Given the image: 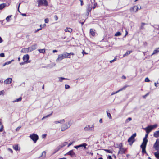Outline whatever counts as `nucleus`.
<instances>
[{"label": "nucleus", "instance_id": "20e7f679", "mask_svg": "<svg viewBox=\"0 0 159 159\" xmlns=\"http://www.w3.org/2000/svg\"><path fill=\"white\" fill-rule=\"evenodd\" d=\"M30 137L33 141L34 143H35L39 139L38 136L36 134H33L30 136Z\"/></svg>", "mask_w": 159, "mask_h": 159}, {"label": "nucleus", "instance_id": "338daca9", "mask_svg": "<svg viewBox=\"0 0 159 159\" xmlns=\"http://www.w3.org/2000/svg\"><path fill=\"white\" fill-rule=\"evenodd\" d=\"M121 78L123 79H125L126 78V77L124 75H123L121 77Z\"/></svg>", "mask_w": 159, "mask_h": 159}, {"label": "nucleus", "instance_id": "bf43d9fd", "mask_svg": "<svg viewBox=\"0 0 159 159\" xmlns=\"http://www.w3.org/2000/svg\"><path fill=\"white\" fill-rule=\"evenodd\" d=\"M82 54H83V55H84V54H88V53H86V52H84V50H83V51H82Z\"/></svg>", "mask_w": 159, "mask_h": 159}, {"label": "nucleus", "instance_id": "6ab92c4d", "mask_svg": "<svg viewBox=\"0 0 159 159\" xmlns=\"http://www.w3.org/2000/svg\"><path fill=\"white\" fill-rule=\"evenodd\" d=\"M7 6L6 3H3L0 4V10H2Z\"/></svg>", "mask_w": 159, "mask_h": 159}, {"label": "nucleus", "instance_id": "a18cd8bd", "mask_svg": "<svg viewBox=\"0 0 159 159\" xmlns=\"http://www.w3.org/2000/svg\"><path fill=\"white\" fill-rule=\"evenodd\" d=\"M142 152L143 153H146V148H142Z\"/></svg>", "mask_w": 159, "mask_h": 159}, {"label": "nucleus", "instance_id": "37998d69", "mask_svg": "<svg viewBox=\"0 0 159 159\" xmlns=\"http://www.w3.org/2000/svg\"><path fill=\"white\" fill-rule=\"evenodd\" d=\"M104 150L108 153H112V152L110 150L105 149H104Z\"/></svg>", "mask_w": 159, "mask_h": 159}, {"label": "nucleus", "instance_id": "f03ea898", "mask_svg": "<svg viewBox=\"0 0 159 159\" xmlns=\"http://www.w3.org/2000/svg\"><path fill=\"white\" fill-rule=\"evenodd\" d=\"M71 125V121H69L68 122L64 124L61 127V131H64L66 129L70 127Z\"/></svg>", "mask_w": 159, "mask_h": 159}, {"label": "nucleus", "instance_id": "f8f14e48", "mask_svg": "<svg viewBox=\"0 0 159 159\" xmlns=\"http://www.w3.org/2000/svg\"><path fill=\"white\" fill-rule=\"evenodd\" d=\"M92 9V5L90 4H88L87 5V13L89 14V12H90Z\"/></svg>", "mask_w": 159, "mask_h": 159}, {"label": "nucleus", "instance_id": "c9c22d12", "mask_svg": "<svg viewBox=\"0 0 159 159\" xmlns=\"http://www.w3.org/2000/svg\"><path fill=\"white\" fill-rule=\"evenodd\" d=\"M148 140L147 139L144 138L143 139V142L142 143L147 144V143L148 142Z\"/></svg>", "mask_w": 159, "mask_h": 159}, {"label": "nucleus", "instance_id": "ea45409f", "mask_svg": "<svg viewBox=\"0 0 159 159\" xmlns=\"http://www.w3.org/2000/svg\"><path fill=\"white\" fill-rule=\"evenodd\" d=\"M121 35V33L120 32H117L116 33L115 36H118Z\"/></svg>", "mask_w": 159, "mask_h": 159}, {"label": "nucleus", "instance_id": "603ef678", "mask_svg": "<svg viewBox=\"0 0 159 159\" xmlns=\"http://www.w3.org/2000/svg\"><path fill=\"white\" fill-rule=\"evenodd\" d=\"M21 126H19L17 127L16 129V131H19L20 129L21 128Z\"/></svg>", "mask_w": 159, "mask_h": 159}, {"label": "nucleus", "instance_id": "412c9836", "mask_svg": "<svg viewBox=\"0 0 159 159\" xmlns=\"http://www.w3.org/2000/svg\"><path fill=\"white\" fill-rule=\"evenodd\" d=\"M132 50L127 51L123 55V57H124L126 56H127L132 53Z\"/></svg>", "mask_w": 159, "mask_h": 159}, {"label": "nucleus", "instance_id": "58836bf2", "mask_svg": "<svg viewBox=\"0 0 159 159\" xmlns=\"http://www.w3.org/2000/svg\"><path fill=\"white\" fill-rule=\"evenodd\" d=\"M107 116L108 117L109 119H112V117L110 113H108L107 111Z\"/></svg>", "mask_w": 159, "mask_h": 159}, {"label": "nucleus", "instance_id": "680f3d73", "mask_svg": "<svg viewBox=\"0 0 159 159\" xmlns=\"http://www.w3.org/2000/svg\"><path fill=\"white\" fill-rule=\"evenodd\" d=\"M54 17L56 20H57L58 19V17H57V15L54 16Z\"/></svg>", "mask_w": 159, "mask_h": 159}, {"label": "nucleus", "instance_id": "5701e85b", "mask_svg": "<svg viewBox=\"0 0 159 159\" xmlns=\"http://www.w3.org/2000/svg\"><path fill=\"white\" fill-rule=\"evenodd\" d=\"M90 33L93 36H95V32L93 31V30L92 29H90Z\"/></svg>", "mask_w": 159, "mask_h": 159}, {"label": "nucleus", "instance_id": "09e8293b", "mask_svg": "<svg viewBox=\"0 0 159 159\" xmlns=\"http://www.w3.org/2000/svg\"><path fill=\"white\" fill-rule=\"evenodd\" d=\"M145 81L146 82H149L150 81V80L148 77H146L145 79Z\"/></svg>", "mask_w": 159, "mask_h": 159}, {"label": "nucleus", "instance_id": "052dcab7", "mask_svg": "<svg viewBox=\"0 0 159 159\" xmlns=\"http://www.w3.org/2000/svg\"><path fill=\"white\" fill-rule=\"evenodd\" d=\"M26 62H25V61H24V62H22L20 63V65H24L25 63H26Z\"/></svg>", "mask_w": 159, "mask_h": 159}, {"label": "nucleus", "instance_id": "69168bd1", "mask_svg": "<svg viewBox=\"0 0 159 159\" xmlns=\"http://www.w3.org/2000/svg\"><path fill=\"white\" fill-rule=\"evenodd\" d=\"M149 133H147V134H145V137H144V138H146L147 139V138L148 136V134Z\"/></svg>", "mask_w": 159, "mask_h": 159}, {"label": "nucleus", "instance_id": "13d9d810", "mask_svg": "<svg viewBox=\"0 0 159 159\" xmlns=\"http://www.w3.org/2000/svg\"><path fill=\"white\" fill-rule=\"evenodd\" d=\"M47 134H43L42 136V137L43 138H45L46 137Z\"/></svg>", "mask_w": 159, "mask_h": 159}, {"label": "nucleus", "instance_id": "6e6d98bb", "mask_svg": "<svg viewBox=\"0 0 159 159\" xmlns=\"http://www.w3.org/2000/svg\"><path fill=\"white\" fill-rule=\"evenodd\" d=\"M116 59L115 58L113 60H111V61H110V62L111 63L113 62H114V61H116Z\"/></svg>", "mask_w": 159, "mask_h": 159}, {"label": "nucleus", "instance_id": "a19ab883", "mask_svg": "<svg viewBox=\"0 0 159 159\" xmlns=\"http://www.w3.org/2000/svg\"><path fill=\"white\" fill-rule=\"evenodd\" d=\"M157 126V124H155L153 125H150V127H151L152 129L153 130L154 128H156Z\"/></svg>", "mask_w": 159, "mask_h": 159}, {"label": "nucleus", "instance_id": "c03bdc74", "mask_svg": "<svg viewBox=\"0 0 159 159\" xmlns=\"http://www.w3.org/2000/svg\"><path fill=\"white\" fill-rule=\"evenodd\" d=\"M153 27L155 29L159 30V25H154Z\"/></svg>", "mask_w": 159, "mask_h": 159}, {"label": "nucleus", "instance_id": "dca6fc26", "mask_svg": "<svg viewBox=\"0 0 159 159\" xmlns=\"http://www.w3.org/2000/svg\"><path fill=\"white\" fill-rule=\"evenodd\" d=\"M13 148L16 151H18L20 150V148L18 147V144H15L13 145Z\"/></svg>", "mask_w": 159, "mask_h": 159}, {"label": "nucleus", "instance_id": "de8ad7c7", "mask_svg": "<svg viewBox=\"0 0 159 159\" xmlns=\"http://www.w3.org/2000/svg\"><path fill=\"white\" fill-rule=\"evenodd\" d=\"M133 9H135L136 11H135V12H136L138 10V7H137L136 6H134L133 7Z\"/></svg>", "mask_w": 159, "mask_h": 159}, {"label": "nucleus", "instance_id": "79ce46f5", "mask_svg": "<svg viewBox=\"0 0 159 159\" xmlns=\"http://www.w3.org/2000/svg\"><path fill=\"white\" fill-rule=\"evenodd\" d=\"M131 120H132V118L131 117H129L126 119L125 122L126 123H128L129 121H130Z\"/></svg>", "mask_w": 159, "mask_h": 159}, {"label": "nucleus", "instance_id": "7c9ffc66", "mask_svg": "<svg viewBox=\"0 0 159 159\" xmlns=\"http://www.w3.org/2000/svg\"><path fill=\"white\" fill-rule=\"evenodd\" d=\"M31 47H32V49L33 50H34L36 49L37 48V45L36 44H34L32 45L31 46Z\"/></svg>", "mask_w": 159, "mask_h": 159}, {"label": "nucleus", "instance_id": "864d4df0", "mask_svg": "<svg viewBox=\"0 0 159 159\" xmlns=\"http://www.w3.org/2000/svg\"><path fill=\"white\" fill-rule=\"evenodd\" d=\"M0 56L1 57H4L5 56L4 53H2L0 54Z\"/></svg>", "mask_w": 159, "mask_h": 159}, {"label": "nucleus", "instance_id": "774afa93", "mask_svg": "<svg viewBox=\"0 0 159 159\" xmlns=\"http://www.w3.org/2000/svg\"><path fill=\"white\" fill-rule=\"evenodd\" d=\"M108 159H112V158L111 157V156L109 155V156L108 157Z\"/></svg>", "mask_w": 159, "mask_h": 159}, {"label": "nucleus", "instance_id": "4468645a", "mask_svg": "<svg viewBox=\"0 0 159 159\" xmlns=\"http://www.w3.org/2000/svg\"><path fill=\"white\" fill-rule=\"evenodd\" d=\"M29 58V56L28 54L24 55L23 57V59L24 61L27 62Z\"/></svg>", "mask_w": 159, "mask_h": 159}, {"label": "nucleus", "instance_id": "cd10ccee", "mask_svg": "<svg viewBox=\"0 0 159 159\" xmlns=\"http://www.w3.org/2000/svg\"><path fill=\"white\" fill-rule=\"evenodd\" d=\"M65 54L66 55V58H70V55L71 53H69L66 52H65Z\"/></svg>", "mask_w": 159, "mask_h": 159}, {"label": "nucleus", "instance_id": "39448f33", "mask_svg": "<svg viewBox=\"0 0 159 159\" xmlns=\"http://www.w3.org/2000/svg\"><path fill=\"white\" fill-rule=\"evenodd\" d=\"M66 58V55L64 52L63 54H60L58 55V58L56 59L57 62H59L62 60L63 59Z\"/></svg>", "mask_w": 159, "mask_h": 159}, {"label": "nucleus", "instance_id": "5fc2aeb1", "mask_svg": "<svg viewBox=\"0 0 159 159\" xmlns=\"http://www.w3.org/2000/svg\"><path fill=\"white\" fill-rule=\"evenodd\" d=\"M42 29V28H40V29H37V30H35V31H34V33H37V32L39 31L40 30H41V29Z\"/></svg>", "mask_w": 159, "mask_h": 159}, {"label": "nucleus", "instance_id": "9b49d317", "mask_svg": "<svg viewBox=\"0 0 159 159\" xmlns=\"http://www.w3.org/2000/svg\"><path fill=\"white\" fill-rule=\"evenodd\" d=\"M146 131V133H149L152 130L151 127L150 125H148L146 127L143 128Z\"/></svg>", "mask_w": 159, "mask_h": 159}, {"label": "nucleus", "instance_id": "0eeeda50", "mask_svg": "<svg viewBox=\"0 0 159 159\" xmlns=\"http://www.w3.org/2000/svg\"><path fill=\"white\" fill-rule=\"evenodd\" d=\"M153 147L156 150H159V139L156 140V142L154 145Z\"/></svg>", "mask_w": 159, "mask_h": 159}, {"label": "nucleus", "instance_id": "aec40b11", "mask_svg": "<svg viewBox=\"0 0 159 159\" xmlns=\"http://www.w3.org/2000/svg\"><path fill=\"white\" fill-rule=\"evenodd\" d=\"M153 136L155 138L159 137V130L156 131L154 133Z\"/></svg>", "mask_w": 159, "mask_h": 159}, {"label": "nucleus", "instance_id": "6e6552de", "mask_svg": "<svg viewBox=\"0 0 159 159\" xmlns=\"http://www.w3.org/2000/svg\"><path fill=\"white\" fill-rule=\"evenodd\" d=\"M70 155L72 157H76V155L75 153L74 152L73 150H72L69 151L67 153H66V155Z\"/></svg>", "mask_w": 159, "mask_h": 159}, {"label": "nucleus", "instance_id": "2f4dec72", "mask_svg": "<svg viewBox=\"0 0 159 159\" xmlns=\"http://www.w3.org/2000/svg\"><path fill=\"white\" fill-rule=\"evenodd\" d=\"M147 24L146 23L142 22L141 24V25L140 27V29L143 30L144 29V25Z\"/></svg>", "mask_w": 159, "mask_h": 159}, {"label": "nucleus", "instance_id": "a211bd4d", "mask_svg": "<svg viewBox=\"0 0 159 159\" xmlns=\"http://www.w3.org/2000/svg\"><path fill=\"white\" fill-rule=\"evenodd\" d=\"M159 52V48H158L155 50L153 52V53L151 54V56L158 53Z\"/></svg>", "mask_w": 159, "mask_h": 159}, {"label": "nucleus", "instance_id": "7ed1b4c3", "mask_svg": "<svg viewBox=\"0 0 159 159\" xmlns=\"http://www.w3.org/2000/svg\"><path fill=\"white\" fill-rule=\"evenodd\" d=\"M37 2L38 6H39L41 5L45 6H48V3L47 0H38Z\"/></svg>", "mask_w": 159, "mask_h": 159}, {"label": "nucleus", "instance_id": "423d86ee", "mask_svg": "<svg viewBox=\"0 0 159 159\" xmlns=\"http://www.w3.org/2000/svg\"><path fill=\"white\" fill-rule=\"evenodd\" d=\"M94 125H92L91 126L89 125L86 126L84 128L85 131H92L94 130Z\"/></svg>", "mask_w": 159, "mask_h": 159}, {"label": "nucleus", "instance_id": "c756f323", "mask_svg": "<svg viewBox=\"0 0 159 159\" xmlns=\"http://www.w3.org/2000/svg\"><path fill=\"white\" fill-rule=\"evenodd\" d=\"M65 122V120L64 119H63L61 120L60 121H55L54 122V123L56 124H57V123H61V122Z\"/></svg>", "mask_w": 159, "mask_h": 159}, {"label": "nucleus", "instance_id": "8fccbe9b", "mask_svg": "<svg viewBox=\"0 0 159 159\" xmlns=\"http://www.w3.org/2000/svg\"><path fill=\"white\" fill-rule=\"evenodd\" d=\"M49 21V20L48 18H46L44 20V21L45 23H48Z\"/></svg>", "mask_w": 159, "mask_h": 159}, {"label": "nucleus", "instance_id": "a878e982", "mask_svg": "<svg viewBox=\"0 0 159 159\" xmlns=\"http://www.w3.org/2000/svg\"><path fill=\"white\" fill-rule=\"evenodd\" d=\"M59 81L60 82H62L63 80H68V79L62 77H60L59 78Z\"/></svg>", "mask_w": 159, "mask_h": 159}, {"label": "nucleus", "instance_id": "c85d7f7f", "mask_svg": "<svg viewBox=\"0 0 159 159\" xmlns=\"http://www.w3.org/2000/svg\"><path fill=\"white\" fill-rule=\"evenodd\" d=\"M14 61V60H12L11 61L6 62L3 65V66H5L6 65H8L11 63V62Z\"/></svg>", "mask_w": 159, "mask_h": 159}, {"label": "nucleus", "instance_id": "2eb2a0df", "mask_svg": "<svg viewBox=\"0 0 159 159\" xmlns=\"http://www.w3.org/2000/svg\"><path fill=\"white\" fill-rule=\"evenodd\" d=\"M25 53H28L33 51V50L32 49L31 46L25 48Z\"/></svg>", "mask_w": 159, "mask_h": 159}, {"label": "nucleus", "instance_id": "4d7b16f0", "mask_svg": "<svg viewBox=\"0 0 159 159\" xmlns=\"http://www.w3.org/2000/svg\"><path fill=\"white\" fill-rule=\"evenodd\" d=\"M149 94L148 93H147L145 95H143V97L144 98H146V97L148 96Z\"/></svg>", "mask_w": 159, "mask_h": 159}, {"label": "nucleus", "instance_id": "bb28decb", "mask_svg": "<svg viewBox=\"0 0 159 159\" xmlns=\"http://www.w3.org/2000/svg\"><path fill=\"white\" fill-rule=\"evenodd\" d=\"M22 99V98L21 97H20L19 98H17V99H16V100L13 101V102H16L20 101H21Z\"/></svg>", "mask_w": 159, "mask_h": 159}, {"label": "nucleus", "instance_id": "473e14b6", "mask_svg": "<svg viewBox=\"0 0 159 159\" xmlns=\"http://www.w3.org/2000/svg\"><path fill=\"white\" fill-rule=\"evenodd\" d=\"M39 52L40 53H45V49H40L39 50Z\"/></svg>", "mask_w": 159, "mask_h": 159}, {"label": "nucleus", "instance_id": "ddd939ff", "mask_svg": "<svg viewBox=\"0 0 159 159\" xmlns=\"http://www.w3.org/2000/svg\"><path fill=\"white\" fill-rule=\"evenodd\" d=\"M12 81V79L11 78H8L7 79L4 81V83L5 84H10Z\"/></svg>", "mask_w": 159, "mask_h": 159}, {"label": "nucleus", "instance_id": "f3484780", "mask_svg": "<svg viewBox=\"0 0 159 159\" xmlns=\"http://www.w3.org/2000/svg\"><path fill=\"white\" fill-rule=\"evenodd\" d=\"M157 151L154 153V155L157 159H159V150H157Z\"/></svg>", "mask_w": 159, "mask_h": 159}, {"label": "nucleus", "instance_id": "e433bc0d", "mask_svg": "<svg viewBox=\"0 0 159 159\" xmlns=\"http://www.w3.org/2000/svg\"><path fill=\"white\" fill-rule=\"evenodd\" d=\"M146 145H147L146 144L143 143H142L140 146L141 148H144L145 147V148H146Z\"/></svg>", "mask_w": 159, "mask_h": 159}, {"label": "nucleus", "instance_id": "9d476101", "mask_svg": "<svg viewBox=\"0 0 159 159\" xmlns=\"http://www.w3.org/2000/svg\"><path fill=\"white\" fill-rule=\"evenodd\" d=\"M121 147L119 148V151L118 152V154H125V153L126 149L122 148V144L121 143Z\"/></svg>", "mask_w": 159, "mask_h": 159}, {"label": "nucleus", "instance_id": "49530a36", "mask_svg": "<svg viewBox=\"0 0 159 159\" xmlns=\"http://www.w3.org/2000/svg\"><path fill=\"white\" fill-rule=\"evenodd\" d=\"M68 144V142H65L63 143L62 144V145H60L61 146H62V148L65 146H66V145H67V144Z\"/></svg>", "mask_w": 159, "mask_h": 159}, {"label": "nucleus", "instance_id": "0e129e2a", "mask_svg": "<svg viewBox=\"0 0 159 159\" xmlns=\"http://www.w3.org/2000/svg\"><path fill=\"white\" fill-rule=\"evenodd\" d=\"M135 9H133V7L132 8H131L130 9V11H131V12H132V11H134V10Z\"/></svg>", "mask_w": 159, "mask_h": 159}, {"label": "nucleus", "instance_id": "393cba45", "mask_svg": "<svg viewBox=\"0 0 159 159\" xmlns=\"http://www.w3.org/2000/svg\"><path fill=\"white\" fill-rule=\"evenodd\" d=\"M65 31L66 32H71L72 31V29L70 28H66L65 30Z\"/></svg>", "mask_w": 159, "mask_h": 159}, {"label": "nucleus", "instance_id": "f257e3e1", "mask_svg": "<svg viewBox=\"0 0 159 159\" xmlns=\"http://www.w3.org/2000/svg\"><path fill=\"white\" fill-rule=\"evenodd\" d=\"M136 136V133L133 134L130 137L128 140V142L129 143V144L130 145H131L133 143L135 142V137Z\"/></svg>", "mask_w": 159, "mask_h": 159}, {"label": "nucleus", "instance_id": "4c0bfd02", "mask_svg": "<svg viewBox=\"0 0 159 159\" xmlns=\"http://www.w3.org/2000/svg\"><path fill=\"white\" fill-rule=\"evenodd\" d=\"M46 152L45 151H43L42 152L41 155L39 157V158H40V157H41L42 156H43V157H44L46 155Z\"/></svg>", "mask_w": 159, "mask_h": 159}, {"label": "nucleus", "instance_id": "1a4fd4ad", "mask_svg": "<svg viewBox=\"0 0 159 159\" xmlns=\"http://www.w3.org/2000/svg\"><path fill=\"white\" fill-rule=\"evenodd\" d=\"M87 145V144L86 143H84L77 146H74V147L77 149H78V148L81 147H82V148H83L84 147V148L86 149V146Z\"/></svg>", "mask_w": 159, "mask_h": 159}, {"label": "nucleus", "instance_id": "e2e57ef3", "mask_svg": "<svg viewBox=\"0 0 159 159\" xmlns=\"http://www.w3.org/2000/svg\"><path fill=\"white\" fill-rule=\"evenodd\" d=\"M97 5V3H95L94 4V6H93V9H94L95 8L96 6Z\"/></svg>", "mask_w": 159, "mask_h": 159}, {"label": "nucleus", "instance_id": "f704fd0d", "mask_svg": "<svg viewBox=\"0 0 159 159\" xmlns=\"http://www.w3.org/2000/svg\"><path fill=\"white\" fill-rule=\"evenodd\" d=\"M52 114V112L50 114L47 115V116H44L42 119V120H43V119L50 116H51Z\"/></svg>", "mask_w": 159, "mask_h": 159}, {"label": "nucleus", "instance_id": "b1692460", "mask_svg": "<svg viewBox=\"0 0 159 159\" xmlns=\"http://www.w3.org/2000/svg\"><path fill=\"white\" fill-rule=\"evenodd\" d=\"M126 87V86L124 87H123V88H121L120 89L118 90V91H116V92H112V93L111 95H114V94H115L116 93H118V92H119L120 91L122 90L123 89H125Z\"/></svg>", "mask_w": 159, "mask_h": 159}, {"label": "nucleus", "instance_id": "4be33fe9", "mask_svg": "<svg viewBox=\"0 0 159 159\" xmlns=\"http://www.w3.org/2000/svg\"><path fill=\"white\" fill-rule=\"evenodd\" d=\"M62 148V146H61L60 145L57 147L54 150L55 152H54V153H56L60 149Z\"/></svg>", "mask_w": 159, "mask_h": 159}, {"label": "nucleus", "instance_id": "72a5a7b5", "mask_svg": "<svg viewBox=\"0 0 159 159\" xmlns=\"http://www.w3.org/2000/svg\"><path fill=\"white\" fill-rule=\"evenodd\" d=\"M12 15L8 16L6 18V20L7 22H9L10 20V18L11 17H12Z\"/></svg>", "mask_w": 159, "mask_h": 159}, {"label": "nucleus", "instance_id": "3c124183", "mask_svg": "<svg viewBox=\"0 0 159 159\" xmlns=\"http://www.w3.org/2000/svg\"><path fill=\"white\" fill-rule=\"evenodd\" d=\"M70 87V86L66 84L65 85V88L66 89H69Z\"/></svg>", "mask_w": 159, "mask_h": 159}]
</instances>
